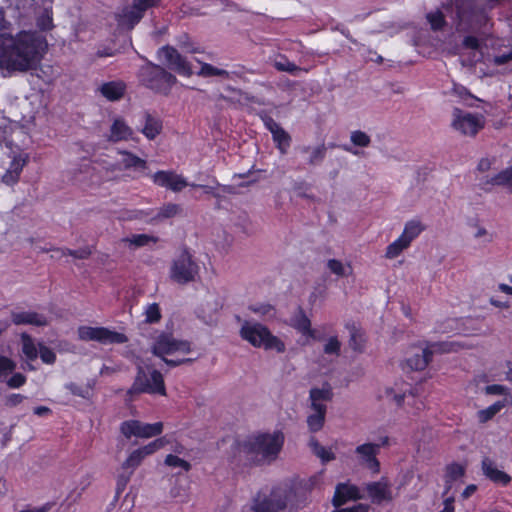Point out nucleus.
I'll return each mask as SVG.
<instances>
[{"label":"nucleus","instance_id":"obj_1","mask_svg":"<svg viewBox=\"0 0 512 512\" xmlns=\"http://www.w3.org/2000/svg\"><path fill=\"white\" fill-rule=\"evenodd\" d=\"M46 38L38 32L0 34V69L8 73L36 70L47 50Z\"/></svg>","mask_w":512,"mask_h":512},{"label":"nucleus","instance_id":"obj_2","mask_svg":"<svg viewBox=\"0 0 512 512\" xmlns=\"http://www.w3.org/2000/svg\"><path fill=\"white\" fill-rule=\"evenodd\" d=\"M499 0H450L444 9L458 33L485 34Z\"/></svg>","mask_w":512,"mask_h":512},{"label":"nucleus","instance_id":"obj_3","mask_svg":"<svg viewBox=\"0 0 512 512\" xmlns=\"http://www.w3.org/2000/svg\"><path fill=\"white\" fill-rule=\"evenodd\" d=\"M284 443L281 432L260 434L237 445V455L244 464L261 465L276 459Z\"/></svg>","mask_w":512,"mask_h":512},{"label":"nucleus","instance_id":"obj_4","mask_svg":"<svg viewBox=\"0 0 512 512\" xmlns=\"http://www.w3.org/2000/svg\"><path fill=\"white\" fill-rule=\"evenodd\" d=\"M138 79L141 85L162 95H168L177 82L173 74L164 67L152 62L141 66L138 72Z\"/></svg>","mask_w":512,"mask_h":512},{"label":"nucleus","instance_id":"obj_5","mask_svg":"<svg viewBox=\"0 0 512 512\" xmlns=\"http://www.w3.org/2000/svg\"><path fill=\"white\" fill-rule=\"evenodd\" d=\"M240 335L254 347L276 350L278 353L285 351V344L260 323L252 324L246 321L241 327Z\"/></svg>","mask_w":512,"mask_h":512},{"label":"nucleus","instance_id":"obj_6","mask_svg":"<svg viewBox=\"0 0 512 512\" xmlns=\"http://www.w3.org/2000/svg\"><path fill=\"white\" fill-rule=\"evenodd\" d=\"M290 490L281 485L273 487L269 493H257L252 500L253 512H290Z\"/></svg>","mask_w":512,"mask_h":512},{"label":"nucleus","instance_id":"obj_7","mask_svg":"<svg viewBox=\"0 0 512 512\" xmlns=\"http://www.w3.org/2000/svg\"><path fill=\"white\" fill-rule=\"evenodd\" d=\"M142 393L166 395V389L163 376L158 370H152L148 376L145 369L138 365L134 382L127 390L126 401H132L134 395Z\"/></svg>","mask_w":512,"mask_h":512},{"label":"nucleus","instance_id":"obj_8","mask_svg":"<svg viewBox=\"0 0 512 512\" xmlns=\"http://www.w3.org/2000/svg\"><path fill=\"white\" fill-rule=\"evenodd\" d=\"M198 273L199 266L187 249H183L179 256L173 260L170 268L171 279L181 285L195 281Z\"/></svg>","mask_w":512,"mask_h":512},{"label":"nucleus","instance_id":"obj_9","mask_svg":"<svg viewBox=\"0 0 512 512\" xmlns=\"http://www.w3.org/2000/svg\"><path fill=\"white\" fill-rule=\"evenodd\" d=\"M78 336L83 341H97L101 344H123L128 342V337L106 327L81 326L78 328Z\"/></svg>","mask_w":512,"mask_h":512},{"label":"nucleus","instance_id":"obj_10","mask_svg":"<svg viewBox=\"0 0 512 512\" xmlns=\"http://www.w3.org/2000/svg\"><path fill=\"white\" fill-rule=\"evenodd\" d=\"M190 351V342L177 340L172 335L166 333L160 334L152 346V353L162 359L165 358V355H170L175 352L189 353Z\"/></svg>","mask_w":512,"mask_h":512},{"label":"nucleus","instance_id":"obj_11","mask_svg":"<svg viewBox=\"0 0 512 512\" xmlns=\"http://www.w3.org/2000/svg\"><path fill=\"white\" fill-rule=\"evenodd\" d=\"M158 57L163 60V63L171 70L179 75L191 76L192 68L190 63L183 57L177 49L172 46L166 45L158 50Z\"/></svg>","mask_w":512,"mask_h":512},{"label":"nucleus","instance_id":"obj_12","mask_svg":"<svg viewBox=\"0 0 512 512\" xmlns=\"http://www.w3.org/2000/svg\"><path fill=\"white\" fill-rule=\"evenodd\" d=\"M120 431L128 439L131 438V436L139 438H150L162 433L163 423L156 422L149 424L138 420H127L121 424Z\"/></svg>","mask_w":512,"mask_h":512},{"label":"nucleus","instance_id":"obj_13","mask_svg":"<svg viewBox=\"0 0 512 512\" xmlns=\"http://www.w3.org/2000/svg\"><path fill=\"white\" fill-rule=\"evenodd\" d=\"M452 126L463 135L475 136L484 127V117L471 113H463L461 109L453 110Z\"/></svg>","mask_w":512,"mask_h":512},{"label":"nucleus","instance_id":"obj_14","mask_svg":"<svg viewBox=\"0 0 512 512\" xmlns=\"http://www.w3.org/2000/svg\"><path fill=\"white\" fill-rule=\"evenodd\" d=\"M281 487L290 490V512H296L308 503V494L311 484L299 482L292 485L283 484Z\"/></svg>","mask_w":512,"mask_h":512},{"label":"nucleus","instance_id":"obj_15","mask_svg":"<svg viewBox=\"0 0 512 512\" xmlns=\"http://www.w3.org/2000/svg\"><path fill=\"white\" fill-rule=\"evenodd\" d=\"M380 450L379 444L365 443L356 447L355 452L359 455V462L373 473L380 472V462L376 458Z\"/></svg>","mask_w":512,"mask_h":512},{"label":"nucleus","instance_id":"obj_16","mask_svg":"<svg viewBox=\"0 0 512 512\" xmlns=\"http://www.w3.org/2000/svg\"><path fill=\"white\" fill-rule=\"evenodd\" d=\"M153 182L174 192H179L186 186L187 181L181 175H178L174 171H158L152 176Z\"/></svg>","mask_w":512,"mask_h":512},{"label":"nucleus","instance_id":"obj_17","mask_svg":"<svg viewBox=\"0 0 512 512\" xmlns=\"http://www.w3.org/2000/svg\"><path fill=\"white\" fill-rule=\"evenodd\" d=\"M365 490L373 503L381 504L393 500L390 484L384 477L379 481L367 483Z\"/></svg>","mask_w":512,"mask_h":512},{"label":"nucleus","instance_id":"obj_18","mask_svg":"<svg viewBox=\"0 0 512 512\" xmlns=\"http://www.w3.org/2000/svg\"><path fill=\"white\" fill-rule=\"evenodd\" d=\"M143 126L139 131L148 139L154 140L163 130L162 120L149 111H144L141 115Z\"/></svg>","mask_w":512,"mask_h":512},{"label":"nucleus","instance_id":"obj_19","mask_svg":"<svg viewBox=\"0 0 512 512\" xmlns=\"http://www.w3.org/2000/svg\"><path fill=\"white\" fill-rule=\"evenodd\" d=\"M288 324L302 335L315 338V331L311 328V320L301 306L296 308Z\"/></svg>","mask_w":512,"mask_h":512},{"label":"nucleus","instance_id":"obj_20","mask_svg":"<svg viewBox=\"0 0 512 512\" xmlns=\"http://www.w3.org/2000/svg\"><path fill=\"white\" fill-rule=\"evenodd\" d=\"M153 6L147 1L134 0L133 5L123 11L122 22L127 23L129 28H133L142 19L144 12Z\"/></svg>","mask_w":512,"mask_h":512},{"label":"nucleus","instance_id":"obj_21","mask_svg":"<svg viewBox=\"0 0 512 512\" xmlns=\"http://www.w3.org/2000/svg\"><path fill=\"white\" fill-rule=\"evenodd\" d=\"M11 320L16 325L30 324L43 327L49 324L45 315L32 311L12 312Z\"/></svg>","mask_w":512,"mask_h":512},{"label":"nucleus","instance_id":"obj_22","mask_svg":"<svg viewBox=\"0 0 512 512\" xmlns=\"http://www.w3.org/2000/svg\"><path fill=\"white\" fill-rule=\"evenodd\" d=\"M481 466L483 474L492 482L502 485H507L511 482V477L504 471L497 469L494 461L489 457L483 458Z\"/></svg>","mask_w":512,"mask_h":512},{"label":"nucleus","instance_id":"obj_23","mask_svg":"<svg viewBox=\"0 0 512 512\" xmlns=\"http://www.w3.org/2000/svg\"><path fill=\"white\" fill-rule=\"evenodd\" d=\"M358 488L356 486H351L347 484H338L336 487V491L333 497V505L336 508L342 506L349 499H360L361 496L358 493Z\"/></svg>","mask_w":512,"mask_h":512},{"label":"nucleus","instance_id":"obj_24","mask_svg":"<svg viewBox=\"0 0 512 512\" xmlns=\"http://www.w3.org/2000/svg\"><path fill=\"white\" fill-rule=\"evenodd\" d=\"M219 309V304L215 300L207 299L197 309L196 313L199 319H201L207 325H214L216 323V313Z\"/></svg>","mask_w":512,"mask_h":512},{"label":"nucleus","instance_id":"obj_25","mask_svg":"<svg viewBox=\"0 0 512 512\" xmlns=\"http://www.w3.org/2000/svg\"><path fill=\"white\" fill-rule=\"evenodd\" d=\"M433 350L429 347L422 349L407 359V365L415 371L424 370L432 360Z\"/></svg>","mask_w":512,"mask_h":512},{"label":"nucleus","instance_id":"obj_26","mask_svg":"<svg viewBox=\"0 0 512 512\" xmlns=\"http://www.w3.org/2000/svg\"><path fill=\"white\" fill-rule=\"evenodd\" d=\"M99 91L109 101H116L123 97L125 85L120 81H111L102 84Z\"/></svg>","mask_w":512,"mask_h":512},{"label":"nucleus","instance_id":"obj_27","mask_svg":"<svg viewBox=\"0 0 512 512\" xmlns=\"http://www.w3.org/2000/svg\"><path fill=\"white\" fill-rule=\"evenodd\" d=\"M110 137L109 140L113 142H118L121 140H127L133 134L132 129L125 123V121L121 118H117L114 120L113 124L110 128Z\"/></svg>","mask_w":512,"mask_h":512},{"label":"nucleus","instance_id":"obj_28","mask_svg":"<svg viewBox=\"0 0 512 512\" xmlns=\"http://www.w3.org/2000/svg\"><path fill=\"white\" fill-rule=\"evenodd\" d=\"M424 227L419 221L411 220L406 223L401 238L407 242L408 245L423 231Z\"/></svg>","mask_w":512,"mask_h":512},{"label":"nucleus","instance_id":"obj_29","mask_svg":"<svg viewBox=\"0 0 512 512\" xmlns=\"http://www.w3.org/2000/svg\"><path fill=\"white\" fill-rule=\"evenodd\" d=\"M465 474L464 466L458 463H452L446 467L445 482L447 484L446 491L451 488V483L461 478Z\"/></svg>","mask_w":512,"mask_h":512},{"label":"nucleus","instance_id":"obj_30","mask_svg":"<svg viewBox=\"0 0 512 512\" xmlns=\"http://www.w3.org/2000/svg\"><path fill=\"white\" fill-rule=\"evenodd\" d=\"M21 342H22V352L26 356L28 360H35L38 357L39 349H37L36 345L34 344L33 338L23 333L21 335Z\"/></svg>","mask_w":512,"mask_h":512},{"label":"nucleus","instance_id":"obj_31","mask_svg":"<svg viewBox=\"0 0 512 512\" xmlns=\"http://www.w3.org/2000/svg\"><path fill=\"white\" fill-rule=\"evenodd\" d=\"M309 445L312 449V452L319 457L322 462H329L335 459V454L330 450H327L324 446H322L316 438L312 437L309 441Z\"/></svg>","mask_w":512,"mask_h":512},{"label":"nucleus","instance_id":"obj_32","mask_svg":"<svg viewBox=\"0 0 512 512\" xmlns=\"http://www.w3.org/2000/svg\"><path fill=\"white\" fill-rule=\"evenodd\" d=\"M273 140L281 154H286L291 144V136L283 129L272 134Z\"/></svg>","mask_w":512,"mask_h":512},{"label":"nucleus","instance_id":"obj_33","mask_svg":"<svg viewBox=\"0 0 512 512\" xmlns=\"http://www.w3.org/2000/svg\"><path fill=\"white\" fill-rule=\"evenodd\" d=\"M311 401H331L333 392L329 384L324 385L322 388H312L309 392Z\"/></svg>","mask_w":512,"mask_h":512},{"label":"nucleus","instance_id":"obj_34","mask_svg":"<svg viewBox=\"0 0 512 512\" xmlns=\"http://www.w3.org/2000/svg\"><path fill=\"white\" fill-rule=\"evenodd\" d=\"M505 407V400H500L486 409L478 411L479 421L484 423L492 419L502 408Z\"/></svg>","mask_w":512,"mask_h":512},{"label":"nucleus","instance_id":"obj_35","mask_svg":"<svg viewBox=\"0 0 512 512\" xmlns=\"http://www.w3.org/2000/svg\"><path fill=\"white\" fill-rule=\"evenodd\" d=\"M274 67L281 72H287L291 75H297L302 69L295 63L290 62L285 56H281L275 60Z\"/></svg>","mask_w":512,"mask_h":512},{"label":"nucleus","instance_id":"obj_36","mask_svg":"<svg viewBox=\"0 0 512 512\" xmlns=\"http://www.w3.org/2000/svg\"><path fill=\"white\" fill-rule=\"evenodd\" d=\"M487 182L492 185L509 186L512 188V166L499 172Z\"/></svg>","mask_w":512,"mask_h":512},{"label":"nucleus","instance_id":"obj_37","mask_svg":"<svg viewBox=\"0 0 512 512\" xmlns=\"http://www.w3.org/2000/svg\"><path fill=\"white\" fill-rule=\"evenodd\" d=\"M408 247L409 245L407 244V242L404 241L401 237H399L397 240L388 245L385 256L388 259L396 258L404 249Z\"/></svg>","mask_w":512,"mask_h":512},{"label":"nucleus","instance_id":"obj_38","mask_svg":"<svg viewBox=\"0 0 512 512\" xmlns=\"http://www.w3.org/2000/svg\"><path fill=\"white\" fill-rule=\"evenodd\" d=\"M202 77L220 76L224 78L229 77V72L224 69H219L208 63H202L200 71L197 73Z\"/></svg>","mask_w":512,"mask_h":512},{"label":"nucleus","instance_id":"obj_39","mask_svg":"<svg viewBox=\"0 0 512 512\" xmlns=\"http://www.w3.org/2000/svg\"><path fill=\"white\" fill-rule=\"evenodd\" d=\"M426 18L434 31L442 30L446 25L445 15L440 10L428 13Z\"/></svg>","mask_w":512,"mask_h":512},{"label":"nucleus","instance_id":"obj_40","mask_svg":"<svg viewBox=\"0 0 512 512\" xmlns=\"http://www.w3.org/2000/svg\"><path fill=\"white\" fill-rule=\"evenodd\" d=\"M143 459L144 456L140 453L138 449H136L123 462L122 469L125 471H128L130 469V471H132L133 473L134 470L141 464Z\"/></svg>","mask_w":512,"mask_h":512},{"label":"nucleus","instance_id":"obj_41","mask_svg":"<svg viewBox=\"0 0 512 512\" xmlns=\"http://www.w3.org/2000/svg\"><path fill=\"white\" fill-rule=\"evenodd\" d=\"M327 147L325 144H321L317 147L311 148L310 157L308 159V165L315 166L322 163L326 156Z\"/></svg>","mask_w":512,"mask_h":512},{"label":"nucleus","instance_id":"obj_42","mask_svg":"<svg viewBox=\"0 0 512 512\" xmlns=\"http://www.w3.org/2000/svg\"><path fill=\"white\" fill-rule=\"evenodd\" d=\"M434 352L449 353L457 351L460 348L459 343L452 341L434 342L428 346Z\"/></svg>","mask_w":512,"mask_h":512},{"label":"nucleus","instance_id":"obj_43","mask_svg":"<svg viewBox=\"0 0 512 512\" xmlns=\"http://www.w3.org/2000/svg\"><path fill=\"white\" fill-rule=\"evenodd\" d=\"M324 413H313L307 417V425L311 432L315 433L322 429L325 422Z\"/></svg>","mask_w":512,"mask_h":512},{"label":"nucleus","instance_id":"obj_44","mask_svg":"<svg viewBox=\"0 0 512 512\" xmlns=\"http://www.w3.org/2000/svg\"><path fill=\"white\" fill-rule=\"evenodd\" d=\"M123 241L128 242L136 247H142L148 245L150 242L156 243L158 238L147 234H137L133 235L132 237L125 238Z\"/></svg>","mask_w":512,"mask_h":512},{"label":"nucleus","instance_id":"obj_45","mask_svg":"<svg viewBox=\"0 0 512 512\" xmlns=\"http://www.w3.org/2000/svg\"><path fill=\"white\" fill-rule=\"evenodd\" d=\"M123 165L125 168H137V169H145L146 168V161L139 158L138 156L132 154V153H129V152H125L124 153V158H123V161H122Z\"/></svg>","mask_w":512,"mask_h":512},{"label":"nucleus","instance_id":"obj_46","mask_svg":"<svg viewBox=\"0 0 512 512\" xmlns=\"http://www.w3.org/2000/svg\"><path fill=\"white\" fill-rule=\"evenodd\" d=\"M350 141L355 146L368 147L371 143V138L367 133L361 130H355L351 132Z\"/></svg>","mask_w":512,"mask_h":512},{"label":"nucleus","instance_id":"obj_47","mask_svg":"<svg viewBox=\"0 0 512 512\" xmlns=\"http://www.w3.org/2000/svg\"><path fill=\"white\" fill-rule=\"evenodd\" d=\"M164 463H165V465H167L169 467H173V468L179 467L186 472H188L191 469V464L189 462H187L186 460L181 459L178 456L173 455V454L167 455L164 460Z\"/></svg>","mask_w":512,"mask_h":512},{"label":"nucleus","instance_id":"obj_48","mask_svg":"<svg viewBox=\"0 0 512 512\" xmlns=\"http://www.w3.org/2000/svg\"><path fill=\"white\" fill-rule=\"evenodd\" d=\"M59 251H61L62 255H69L81 260L88 259L92 254V249L89 246H85L76 250L65 248L60 249Z\"/></svg>","mask_w":512,"mask_h":512},{"label":"nucleus","instance_id":"obj_49","mask_svg":"<svg viewBox=\"0 0 512 512\" xmlns=\"http://www.w3.org/2000/svg\"><path fill=\"white\" fill-rule=\"evenodd\" d=\"M132 476V471L123 470L122 473L118 475L117 484H116V494L114 497V501H117L121 493L125 490L127 484L130 481Z\"/></svg>","mask_w":512,"mask_h":512},{"label":"nucleus","instance_id":"obj_50","mask_svg":"<svg viewBox=\"0 0 512 512\" xmlns=\"http://www.w3.org/2000/svg\"><path fill=\"white\" fill-rule=\"evenodd\" d=\"M180 206L173 203H168L161 207L156 215L157 219H167L174 217L180 212Z\"/></svg>","mask_w":512,"mask_h":512},{"label":"nucleus","instance_id":"obj_51","mask_svg":"<svg viewBox=\"0 0 512 512\" xmlns=\"http://www.w3.org/2000/svg\"><path fill=\"white\" fill-rule=\"evenodd\" d=\"M145 322L156 323L161 319V312L157 303L149 304L145 310Z\"/></svg>","mask_w":512,"mask_h":512},{"label":"nucleus","instance_id":"obj_52","mask_svg":"<svg viewBox=\"0 0 512 512\" xmlns=\"http://www.w3.org/2000/svg\"><path fill=\"white\" fill-rule=\"evenodd\" d=\"M16 364L5 356H0V382H3L8 373L14 371Z\"/></svg>","mask_w":512,"mask_h":512},{"label":"nucleus","instance_id":"obj_53","mask_svg":"<svg viewBox=\"0 0 512 512\" xmlns=\"http://www.w3.org/2000/svg\"><path fill=\"white\" fill-rule=\"evenodd\" d=\"M38 347V353L40 355L41 360L46 364H54L56 361L55 352L51 348L45 346L43 343H39Z\"/></svg>","mask_w":512,"mask_h":512},{"label":"nucleus","instance_id":"obj_54","mask_svg":"<svg viewBox=\"0 0 512 512\" xmlns=\"http://www.w3.org/2000/svg\"><path fill=\"white\" fill-rule=\"evenodd\" d=\"M340 348H341V343L337 339V337H330L328 339V342L324 346V353L339 355Z\"/></svg>","mask_w":512,"mask_h":512},{"label":"nucleus","instance_id":"obj_55","mask_svg":"<svg viewBox=\"0 0 512 512\" xmlns=\"http://www.w3.org/2000/svg\"><path fill=\"white\" fill-rule=\"evenodd\" d=\"M462 41V46L466 49L478 50L480 48L479 39L476 37L477 34L467 33Z\"/></svg>","mask_w":512,"mask_h":512},{"label":"nucleus","instance_id":"obj_56","mask_svg":"<svg viewBox=\"0 0 512 512\" xmlns=\"http://www.w3.org/2000/svg\"><path fill=\"white\" fill-rule=\"evenodd\" d=\"M66 389H68L73 395L79 396L82 398H88L89 397V389L86 387L79 386L75 383H68L65 385Z\"/></svg>","mask_w":512,"mask_h":512},{"label":"nucleus","instance_id":"obj_57","mask_svg":"<svg viewBox=\"0 0 512 512\" xmlns=\"http://www.w3.org/2000/svg\"><path fill=\"white\" fill-rule=\"evenodd\" d=\"M361 334L359 331L355 328V326L350 327V339H349V345L353 350H359L361 346Z\"/></svg>","mask_w":512,"mask_h":512},{"label":"nucleus","instance_id":"obj_58","mask_svg":"<svg viewBox=\"0 0 512 512\" xmlns=\"http://www.w3.org/2000/svg\"><path fill=\"white\" fill-rule=\"evenodd\" d=\"M327 267L330 269V271L338 276H344L345 275V268L343 264L336 259H330L327 262Z\"/></svg>","mask_w":512,"mask_h":512},{"label":"nucleus","instance_id":"obj_59","mask_svg":"<svg viewBox=\"0 0 512 512\" xmlns=\"http://www.w3.org/2000/svg\"><path fill=\"white\" fill-rule=\"evenodd\" d=\"M26 381V377L21 373H15L12 377L7 380V385L10 388H19Z\"/></svg>","mask_w":512,"mask_h":512},{"label":"nucleus","instance_id":"obj_60","mask_svg":"<svg viewBox=\"0 0 512 512\" xmlns=\"http://www.w3.org/2000/svg\"><path fill=\"white\" fill-rule=\"evenodd\" d=\"M26 164V160L23 158H14L10 164V167L7 170H10L12 173L16 174L18 177Z\"/></svg>","mask_w":512,"mask_h":512},{"label":"nucleus","instance_id":"obj_61","mask_svg":"<svg viewBox=\"0 0 512 512\" xmlns=\"http://www.w3.org/2000/svg\"><path fill=\"white\" fill-rule=\"evenodd\" d=\"M250 310L260 315H268L274 308L270 304H260L250 306Z\"/></svg>","mask_w":512,"mask_h":512},{"label":"nucleus","instance_id":"obj_62","mask_svg":"<svg viewBox=\"0 0 512 512\" xmlns=\"http://www.w3.org/2000/svg\"><path fill=\"white\" fill-rule=\"evenodd\" d=\"M264 124L266 128L271 132V134L277 133L282 127L270 116H265L263 118Z\"/></svg>","mask_w":512,"mask_h":512},{"label":"nucleus","instance_id":"obj_63","mask_svg":"<svg viewBox=\"0 0 512 512\" xmlns=\"http://www.w3.org/2000/svg\"><path fill=\"white\" fill-rule=\"evenodd\" d=\"M37 26L41 30H49L52 28V18L49 15H42L37 20Z\"/></svg>","mask_w":512,"mask_h":512},{"label":"nucleus","instance_id":"obj_64","mask_svg":"<svg viewBox=\"0 0 512 512\" xmlns=\"http://www.w3.org/2000/svg\"><path fill=\"white\" fill-rule=\"evenodd\" d=\"M334 512H368V506L357 504L349 508L336 509Z\"/></svg>","mask_w":512,"mask_h":512}]
</instances>
